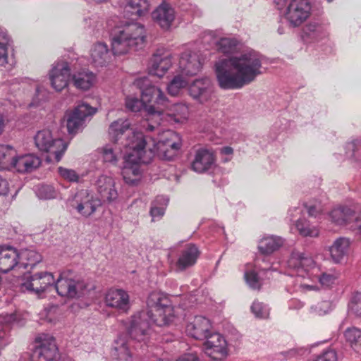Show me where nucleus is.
Instances as JSON below:
<instances>
[{
  "label": "nucleus",
  "mask_w": 361,
  "mask_h": 361,
  "mask_svg": "<svg viewBox=\"0 0 361 361\" xmlns=\"http://www.w3.org/2000/svg\"><path fill=\"white\" fill-rule=\"evenodd\" d=\"M304 207L306 208L310 216L316 217L323 212V208L320 202L305 203Z\"/></svg>",
  "instance_id": "49"
},
{
  "label": "nucleus",
  "mask_w": 361,
  "mask_h": 361,
  "mask_svg": "<svg viewBox=\"0 0 361 361\" xmlns=\"http://www.w3.org/2000/svg\"><path fill=\"white\" fill-rule=\"evenodd\" d=\"M357 216L355 209L347 206L340 207V226L350 227L353 221H356Z\"/></svg>",
  "instance_id": "38"
},
{
  "label": "nucleus",
  "mask_w": 361,
  "mask_h": 361,
  "mask_svg": "<svg viewBox=\"0 0 361 361\" xmlns=\"http://www.w3.org/2000/svg\"><path fill=\"white\" fill-rule=\"evenodd\" d=\"M4 127V121L3 118L0 116V134L3 131Z\"/></svg>",
  "instance_id": "59"
},
{
  "label": "nucleus",
  "mask_w": 361,
  "mask_h": 361,
  "mask_svg": "<svg viewBox=\"0 0 361 361\" xmlns=\"http://www.w3.org/2000/svg\"><path fill=\"white\" fill-rule=\"evenodd\" d=\"M13 164V168L18 172L28 173L37 169L42 164V160L34 154H25L17 156Z\"/></svg>",
  "instance_id": "21"
},
{
  "label": "nucleus",
  "mask_w": 361,
  "mask_h": 361,
  "mask_svg": "<svg viewBox=\"0 0 361 361\" xmlns=\"http://www.w3.org/2000/svg\"><path fill=\"white\" fill-rule=\"evenodd\" d=\"M71 75V69L67 62H61L52 68L50 73L51 86L57 92L67 87Z\"/></svg>",
  "instance_id": "17"
},
{
  "label": "nucleus",
  "mask_w": 361,
  "mask_h": 361,
  "mask_svg": "<svg viewBox=\"0 0 361 361\" xmlns=\"http://www.w3.org/2000/svg\"><path fill=\"white\" fill-rule=\"evenodd\" d=\"M9 42L10 39L8 35L0 31V66H4L7 63Z\"/></svg>",
  "instance_id": "41"
},
{
  "label": "nucleus",
  "mask_w": 361,
  "mask_h": 361,
  "mask_svg": "<svg viewBox=\"0 0 361 361\" xmlns=\"http://www.w3.org/2000/svg\"><path fill=\"white\" fill-rule=\"evenodd\" d=\"M202 65L200 56L196 52L185 51L179 61L181 73L187 76L197 74L202 68Z\"/></svg>",
  "instance_id": "19"
},
{
  "label": "nucleus",
  "mask_w": 361,
  "mask_h": 361,
  "mask_svg": "<svg viewBox=\"0 0 361 361\" xmlns=\"http://www.w3.org/2000/svg\"><path fill=\"white\" fill-rule=\"evenodd\" d=\"M53 285L59 295L68 298L79 297L86 288V284L81 276L71 270L62 272L57 280H55L51 272L47 271L27 276L22 283V288L40 294Z\"/></svg>",
  "instance_id": "4"
},
{
  "label": "nucleus",
  "mask_w": 361,
  "mask_h": 361,
  "mask_svg": "<svg viewBox=\"0 0 361 361\" xmlns=\"http://www.w3.org/2000/svg\"><path fill=\"white\" fill-rule=\"evenodd\" d=\"M203 344L206 355L215 361L222 360L227 355L226 341L218 333L209 335Z\"/></svg>",
  "instance_id": "11"
},
{
  "label": "nucleus",
  "mask_w": 361,
  "mask_h": 361,
  "mask_svg": "<svg viewBox=\"0 0 361 361\" xmlns=\"http://www.w3.org/2000/svg\"><path fill=\"white\" fill-rule=\"evenodd\" d=\"M175 121H176V122H179V121H180L178 118H175Z\"/></svg>",
  "instance_id": "64"
},
{
  "label": "nucleus",
  "mask_w": 361,
  "mask_h": 361,
  "mask_svg": "<svg viewBox=\"0 0 361 361\" xmlns=\"http://www.w3.org/2000/svg\"><path fill=\"white\" fill-rule=\"evenodd\" d=\"M295 227L299 233L304 237H317L319 235L318 229L310 224L309 221L305 219H299L295 221Z\"/></svg>",
  "instance_id": "36"
},
{
  "label": "nucleus",
  "mask_w": 361,
  "mask_h": 361,
  "mask_svg": "<svg viewBox=\"0 0 361 361\" xmlns=\"http://www.w3.org/2000/svg\"><path fill=\"white\" fill-rule=\"evenodd\" d=\"M216 49L224 54L234 53L238 46V42L235 38L222 37L216 43Z\"/></svg>",
  "instance_id": "37"
},
{
  "label": "nucleus",
  "mask_w": 361,
  "mask_h": 361,
  "mask_svg": "<svg viewBox=\"0 0 361 361\" xmlns=\"http://www.w3.org/2000/svg\"><path fill=\"white\" fill-rule=\"evenodd\" d=\"M154 128H155L154 126H153L152 125L148 124L146 129L147 131H153L154 130Z\"/></svg>",
  "instance_id": "60"
},
{
  "label": "nucleus",
  "mask_w": 361,
  "mask_h": 361,
  "mask_svg": "<svg viewBox=\"0 0 361 361\" xmlns=\"http://www.w3.org/2000/svg\"><path fill=\"white\" fill-rule=\"evenodd\" d=\"M221 153L226 155H231L233 153L232 147L226 146L221 149Z\"/></svg>",
  "instance_id": "57"
},
{
  "label": "nucleus",
  "mask_w": 361,
  "mask_h": 361,
  "mask_svg": "<svg viewBox=\"0 0 361 361\" xmlns=\"http://www.w3.org/2000/svg\"><path fill=\"white\" fill-rule=\"evenodd\" d=\"M278 32L280 34V35H282L284 33V30L282 27H279L278 28Z\"/></svg>",
  "instance_id": "61"
},
{
  "label": "nucleus",
  "mask_w": 361,
  "mask_h": 361,
  "mask_svg": "<svg viewBox=\"0 0 361 361\" xmlns=\"http://www.w3.org/2000/svg\"><path fill=\"white\" fill-rule=\"evenodd\" d=\"M251 311L256 317L267 319L269 315V309L263 302L255 301L251 306Z\"/></svg>",
  "instance_id": "42"
},
{
  "label": "nucleus",
  "mask_w": 361,
  "mask_h": 361,
  "mask_svg": "<svg viewBox=\"0 0 361 361\" xmlns=\"http://www.w3.org/2000/svg\"><path fill=\"white\" fill-rule=\"evenodd\" d=\"M102 158L106 163L116 165L118 162V154L110 146L106 145L102 148Z\"/></svg>",
  "instance_id": "44"
},
{
  "label": "nucleus",
  "mask_w": 361,
  "mask_h": 361,
  "mask_svg": "<svg viewBox=\"0 0 361 361\" xmlns=\"http://www.w3.org/2000/svg\"><path fill=\"white\" fill-rule=\"evenodd\" d=\"M133 85L140 90L141 99L127 97L126 106L128 109L137 112L144 107L149 116H159L169 107L167 97L159 87L152 85L147 77L137 78Z\"/></svg>",
  "instance_id": "5"
},
{
  "label": "nucleus",
  "mask_w": 361,
  "mask_h": 361,
  "mask_svg": "<svg viewBox=\"0 0 361 361\" xmlns=\"http://www.w3.org/2000/svg\"><path fill=\"white\" fill-rule=\"evenodd\" d=\"M129 343L119 337L115 341L111 355L115 361H131L132 355L129 350Z\"/></svg>",
  "instance_id": "28"
},
{
  "label": "nucleus",
  "mask_w": 361,
  "mask_h": 361,
  "mask_svg": "<svg viewBox=\"0 0 361 361\" xmlns=\"http://www.w3.org/2000/svg\"><path fill=\"white\" fill-rule=\"evenodd\" d=\"M200 252L197 247L194 244H188L182 250L180 257L176 262V268L179 271L193 266L198 258Z\"/></svg>",
  "instance_id": "25"
},
{
  "label": "nucleus",
  "mask_w": 361,
  "mask_h": 361,
  "mask_svg": "<svg viewBox=\"0 0 361 361\" xmlns=\"http://www.w3.org/2000/svg\"><path fill=\"white\" fill-rule=\"evenodd\" d=\"M37 195L41 199H53L56 197V191L49 185H41L37 189Z\"/></svg>",
  "instance_id": "45"
},
{
  "label": "nucleus",
  "mask_w": 361,
  "mask_h": 361,
  "mask_svg": "<svg viewBox=\"0 0 361 361\" xmlns=\"http://www.w3.org/2000/svg\"><path fill=\"white\" fill-rule=\"evenodd\" d=\"M95 185L98 193L104 201L111 202L118 198V192L115 188V182L111 177L100 176L96 180Z\"/></svg>",
  "instance_id": "20"
},
{
  "label": "nucleus",
  "mask_w": 361,
  "mask_h": 361,
  "mask_svg": "<svg viewBox=\"0 0 361 361\" xmlns=\"http://www.w3.org/2000/svg\"><path fill=\"white\" fill-rule=\"evenodd\" d=\"M338 211L337 209H334L331 211V212L329 214V218L331 219L332 222L337 224L338 221Z\"/></svg>",
  "instance_id": "56"
},
{
  "label": "nucleus",
  "mask_w": 361,
  "mask_h": 361,
  "mask_svg": "<svg viewBox=\"0 0 361 361\" xmlns=\"http://www.w3.org/2000/svg\"><path fill=\"white\" fill-rule=\"evenodd\" d=\"M188 85V82L180 75L175 76L167 87L168 92L171 96L178 94L180 90Z\"/></svg>",
  "instance_id": "40"
},
{
  "label": "nucleus",
  "mask_w": 361,
  "mask_h": 361,
  "mask_svg": "<svg viewBox=\"0 0 361 361\" xmlns=\"http://www.w3.org/2000/svg\"><path fill=\"white\" fill-rule=\"evenodd\" d=\"M290 221H293V218L295 216V214H293L292 212L290 213Z\"/></svg>",
  "instance_id": "62"
},
{
  "label": "nucleus",
  "mask_w": 361,
  "mask_h": 361,
  "mask_svg": "<svg viewBox=\"0 0 361 361\" xmlns=\"http://www.w3.org/2000/svg\"><path fill=\"white\" fill-rule=\"evenodd\" d=\"M294 212H297L298 214H300L301 212L300 209L298 208H295Z\"/></svg>",
  "instance_id": "63"
},
{
  "label": "nucleus",
  "mask_w": 361,
  "mask_h": 361,
  "mask_svg": "<svg viewBox=\"0 0 361 361\" xmlns=\"http://www.w3.org/2000/svg\"><path fill=\"white\" fill-rule=\"evenodd\" d=\"M78 202L75 207L78 213L85 217H89L95 212L97 209L102 206V201L94 197L87 190H81L76 195Z\"/></svg>",
  "instance_id": "13"
},
{
  "label": "nucleus",
  "mask_w": 361,
  "mask_h": 361,
  "mask_svg": "<svg viewBox=\"0 0 361 361\" xmlns=\"http://www.w3.org/2000/svg\"><path fill=\"white\" fill-rule=\"evenodd\" d=\"M348 314L361 318V292H356L350 298L348 304Z\"/></svg>",
  "instance_id": "39"
},
{
  "label": "nucleus",
  "mask_w": 361,
  "mask_h": 361,
  "mask_svg": "<svg viewBox=\"0 0 361 361\" xmlns=\"http://www.w3.org/2000/svg\"><path fill=\"white\" fill-rule=\"evenodd\" d=\"M330 255L334 262H338V238H336L332 245L329 247Z\"/></svg>",
  "instance_id": "52"
},
{
  "label": "nucleus",
  "mask_w": 361,
  "mask_h": 361,
  "mask_svg": "<svg viewBox=\"0 0 361 361\" xmlns=\"http://www.w3.org/2000/svg\"><path fill=\"white\" fill-rule=\"evenodd\" d=\"M245 278L249 286L252 289L259 290L261 287V283L258 274L255 271H247L245 274Z\"/></svg>",
  "instance_id": "48"
},
{
  "label": "nucleus",
  "mask_w": 361,
  "mask_h": 361,
  "mask_svg": "<svg viewBox=\"0 0 361 361\" xmlns=\"http://www.w3.org/2000/svg\"><path fill=\"white\" fill-rule=\"evenodd\" d=\"M212 93V81L207 77L195 80L189 87L190 95L201 104L209 101Z\"/></svg>",
  "instance_id": "12"
},
{
  "label": "nucleus",
  "mask_w": 361,
  "mask_h": 361,
  "mask_svg": "<svg viewBox=\"0 0 361 361\" xmlns=\"http://www.w3.org/2000/svg\"><path fill=\"white\" fill-rule=\"evenodd\" d=\"M336 279V278L335 276L331 274H323L319 278V281L322 285L329 287L334 283Z\"/></svg>",
  "instance_id": "53"
},
{
  "label": "nucleus",
  "mask_w": 361,
  "mask_h": 361,
  "mask_svg": "<svg viewBox=\"0 0 361 361\" xmlns=\"http://www.w3.org/2000/svg\"><path fill=\"white\" fill-rule=\"evenodd\" d=\"M154 324L149 317V313L145 310L138 312L130 318L127 328L128 334L132 340L144 342L148 340L152 333V324Z\"/></svg>",
  "instance_id": "7"
},
{
  "label": "nucleus",
  "mask_w": 361,
  "mask_h": 361,
  "mask_svg": "<svg viewBox=\"0 0 361 361\" xmlns=\"http://www.w3.org/2000/svg\"><path fill=\"white\" fill-rule=\"evenodd\" d=\"M20 255L17 249L12 246L0 245V272L7 274L19 267Z\"/></svg>",
  "instance_id": "14"
},
{
  "label": "nucleus",
  "mask_w": 361,
  "mask_h": 361,
  "mask_svg": "<svg viewBox=\"0 0 361 361\" xmlns=\"http://www.w3.org/2000/svg\"><path fill=\"white\" fill-rule=\"evenodd\" d=\"M149 317L159 326H168L175 318L173 307L170 300L160 292H152L147 299Z\"/></svg>",
  "instance_id": "6"
},
{
  "label": "nucleus",
  "mask_w": 361,
  "mask_h": 361,
  "mask_svg": "<svg viewBox=\"0 0 361 361\" xmlns=\"http://www.w3.org/2000/svg\"><path fill=\"white\" fill-rule=\"evenodd\" d=\"M171 64V58L169 54L155 53L153 54L150 61L149 73L152 75L161 78L169 69Z\"/></svg>",
  "instance_id": "22"
},
{
  "label": "nucleus",
  "mask_w": 361,
  "mask_h": 361,
  "mask_svg": "<svg viewBox=\"0 0 361 361\" xmlns=\"http://www.w3.org/2000/svg\"><path fill=\"white\" fill-rule=\"evenodd\" d=\"M19 255L20 268L23 267L31 270L42 259V257L39 252L32 250H22Z\"/></svg>",
  "instance_id": "29"
},
{
  "label": "nucleus",
  "mask_w": 361,
  "mask_h": 361,
  "mask_svg": "<svg viewBox=\"0 0 361 361\" xmlns=\"http://www.w3.org/2000/svg\"><path fill=\"white\" fill-rule=\"evenodd\" d=\"M111 51L107 45L99 42L91 49L92 63L97 67L109 64L112 55L126 54L130 51H137L143 46L145 39V27L137 23L127 22L116 26L111 32Z\"/></svg>",
  "instance_id": "3"
},
{
  "label": "nucleus",
  "mask_w": 361,
  "mask_h": 361,
  "mask_svg": "<svg viewBox=\"0 0 361 361\" xmlns=\"http://www.w3.org/2000/svg\"><path fill=\"white\" fill-rule=\"evenodd\" d=\"M97 111V109L92 107L87 103L78 104L73 111L67 112L66 126L70 134H75L84 127L85 119L92 116Z\"/></svg>",
  "instance_id": "10"
},
{
  "label": "nucleus",
  "mask_w": 361,
  "mask_h": 361,
  "mask_svg": "<svg viewBox=\"0 0 361 361\" xmlns=\"http://www.w3.org/2000/svg\"><path fill=\"white\" fill-rule=\"evenodd\" d=\"M344 338L350 347L361 355V329L350 327L344 331Z\"/></svg>",
  "instance_id": "34"
},
{
  "label": "nucleus",
  "mask_w": 361,
  "mask_h": 361,
  "mask_svg": "<svg viewBox=\"0 0 361 361\" xmlns=\"http://www.w3.org/2000/svg\"><path fill=\"white\" fill-rule=\"evenodd\" d=\"M57 348L53 338L43 341L35 348L32 354V361H52L55 359Z\"/></svg>",
  "instance_id": "23"
},
{
  "label": "nucleus",
  "mask_w": 361,
  "mask_h": 361,
  "mask_svg": "<svg viewBox=\"0 0 361 361\" xmlns=\"http://www.w3.org/2000/svg\"><path fill=\"white\" fill-rule=\"evenodd\" d=\"M312 6L307 0H291L286 8L285 18L290 27L301 25L310 16Z\"/></svg>",
  "instance_id": "9"
},
{
  "label": "nucleus",
  "mask_w": 361,
  "mask_h": 361,
  "mask_svg": "<svg viewBox=\"0 0 361 361\" xmlns=\"http://www.w3.org/2000/svg\"><path fill=\"white\" fill-rule=\"evenodd\" d=\"M350 242L348 238H340V264L347 263V258L350 253Z\"/></svg>",
  "instance_id": "47"
},
{
  "label": "nucleus",
  "mask_w": 361,
  "mask_h": 361,
  "mask_svg": "<svg viewBox=\"0 0 361 361\" xmlns=\"http://www.w3.org/2000/svg\"><path fill=\"white\" fill-rule=\"evenodd\" d=\"M105 304L122 312H127L130 306L129 295L122 289H110L106 293Z\"/></svg>",
  "instance_id": "16"
},
{
  "label": "nucleus",
  "mask_w": 361,
  "mask_h": 361,
  "mask_svg": "<svg viewBox=\"0 0 361 361\" xmlns=\"http://www.w3.org/2000/svg\"><path fill=\"white\" fill-rule=\"evenodd\" d=\"M164 201L165 200L163 197H157L156 200L152 202L149 214L152 218V221H154L156 219H161L164 216L165 208L164 207H158L157 204Z\"/></svg>",
  "instance_id": "43"
},
{
  "label": "nucleus",
  "mask_w": 361,
  "mask_h": 361,
  "mask_svg": "<svg viewBox=\"0 0 361 361\" xmlns=\"http://www.w3.org/2000/svg\"><path fill=\"white\" fill-rule=\"evenodd\" d=\"M216 157L213 152L200 148L196 150L191 169L199 173H204L215 166Z\"/></svg>",
  "instance_id": "15"
},
{
  "label": "nucleus",
  "mask_w": 361,
  "mask_h": 361,
  "mask_svg": "<svg viewBox=\"0 0 361 361\" xmlns=\"http://www.w3.org/2000/svg\"><path fill=\"white\" fill-rule=\"evenodd\" d=\"M73 85L83 90H89L95 82V75L90 71H81L75 73L72 78Z\"/></svg>",
  "instance_id": "31"
},
{
  "label": "nucleus",
  "mask_w": 361,
  "mask_h": 361,
  "mask_svg": "<svg viewBox=\"0 0 361 361\" xmlns=\"http://www.w3.org/2000/svg\"><path fill=\"white\" fill-rule=\"evenodd\" d=\"M58 173L61 178L69 182H78L79 180L78 174L73 169L59 166Z\"/></svg>",
  "instance_id": "46"
},
{
  "label": "nucleus",
  "mask_w": 361,
  "mask_h": 361,
  "mask_svg": "<svg viewBox=\"0 0 361 361\" xmlns=\"http://www.w3.org/2000/svg\"><path fill=\"white\" fill-rule=\"evenodd\" d=\"M322 32V27L317 23H310L303 27L302 37L303 41L311 42L317 39Z\"/></svg>",
  "instance_id": "35"
},
{
  "label": "nucleus",
  "mask_w": 361,
  "mask_h": 361,
  "mask_svg": "<svg viewBox=\"0 0 361 361\" xmlns=\"http://www.w3.org/2000/svg\"><path fill=\"white\" fill-rule=\"evenodd\" d=\"M9 188L8 183L5 179L0 176V196H5L8 193Z\"/></svg>",
  "instance_id": "54"
},
{
  "label": "nucleus",
  "mask_w": 361,
  "mask_h": 361,
  "mask_svg": "<svg viewBox=\"0 0 361 361\" xmlns=\"http://www.w3.org/2000/svg\"><path fill=\"white\" fill-rule=\"evenodd\" d=\"M154 20L163 29H169L175 19L174 9L168 4H161L152 13Z\"/></svg>",
  "instance_id": "24"
},
{
  "label": "nucleus",
  "mask_w": 361,
  "mask_h": 361,
  "mask_svg": "<svg viewBox=\"0 0 361 361\" xmlns=\"http://www.w3.org/2000/svg\"><path fill=\"white\" fill-rule=\"evenodd\" d=\"M314 361H337V354L335 350H330L324 352Z\"/></svg>",
  "instance_id": "50"
},
{
  "label": "nucleus",
  "mask_w": 361,
  "mask_h": 361,
  "mask_svg": "<svg viewBox=\"0 0 361 361\" xmlns=\"http://www.w3.org/2000/svg\"><path fill=\"white\" fill-rule=\"evenodd\" d=\"M130 123L128 120L118 119L111 123L109 128V133L111 140L117 142L126 132L130 131Z\"/></svg>",
  "instance_id": "32"
},
{
  "label": "nucleus",
  "mask_w": 361,
  "mask_h": 361,
  "mask_svg": "<svg viewBox=\"0 0 361 361\" xmlns=\"http://www.w3.org/2000/svg\"><path fill=\"white\" fill-rule=\"evenodd\" d=\"M36 147L42 152H51L56 161H59L67 148V145L59 138H54L49 130L37 132L34 137Z\"/></svg>",
  "instance_id": "8"
},
{
  "label": "nucleus",
  "mask_w": 361,
  "mask_h": 361,
  "mask_svg": "<svg viewBox=\"0 0 361 361\" xmlns=\"http://www.w3.org/2000/svg\"><path fill=\"white\" fill-rule=\"evenodd\" d=\"M288 266L295 269L308 271L314 267L313 259L305 253L294 251L288 260Z\"/></svg>",
  "instance_id": "27"
},
{
  "label": "nucleus",
  "mask_w": 361,
  "mask_h": 361,
  "mask_svg": "<svg viewBox=\"0 0 361 361\" xmlns=\"http://www.w3.org/2000/svg\"><path fill=\"white\" fill-rule=\"evenodd\" d=\"M15 149L8 145H0V170L10 169L13 167L16 158Z\"/></svg>",
  "instance_id": "30"
},
{
  "label": "nucleus",
  "mask_w": 361,
  "mask_h": 361,
  "mask_svg": "<svg viewBox=\"0 0 361 361\" xmlns=\"http://www.w3.org/2000/svg\"><path fill=\"white\" fill-rule=\"evenodd\" d=\"M132 138L130 147L133 151L126 157L122 169L123 180L130 185H136L140 180V164L150 163L155 153L161 159L170 161L182 145L179 135L172 130L165 132L163 138L158 141L142 133H133Z\"/></svg>",
  "instance_id": "1"
},
{
  "label": "nucleus",
  "mask_w": 361,
  "mask_h": 361,
  "mask_svg": "<svg viewBox=\"0 0 361 361\" xmlns=\"http://www.w3.org/2000/svg\"><path fill=\"white\" fill-rule=\"evenodd\" d=\"M349 229L354 231L358 239L361 240V213L358 214L356 221H353Z\"/></svg>",
  "instance_id": "51"
},
{
  "label": "nucleus",
  "mask_w": 361,
  "mask_h": 361,
  "mask_svg": "<svg viewBox=\"0 0 361 361\" xmlns=\"http://www.w3.org/2000/svg\"><path fill=\"white\" fill-rule=\"evenodd\" d=\"M283 243L281 238L269 236L262 238L258 245L259 250L264 255H269L277 250Z\"/></svg>",
  "instance_id": "33"
},
{
  "label": "nucleus",
  "mask_w": 361,
  "mask_h": 361,
  "mask_svg": "<svg viewBox=\"0 0 361 361\" xmlns=\"http://www.w3.org/2000/svg\"><path fill=\"white\" fill-rule=\"evenodd\" d=\"M177 361H200L197 357L192 354L185 355Z\"/></svg>",
  "instance_id": "55"
},
{
  "label": "nucleus",
  "mask_w": 361,
  "mask_h": 361,
  "mask_svg": "<svg viewBox=\"0 0 361 361\" xmlns=\"http://www.w3.org/2000/svg\"><path fill=\"white\" fill-rule=\"evenodd\" d=\"M262 57L255 51L220 59L215 63L218 84L224 90L242 88L262 74Z\"/></svg>",
  "instance_id": "2"
},
{
  "label": "nucleus",
  "mask_w": 361,
  "mask_h": 361,
  "mask_svg": "<svg viewBox=\"0 0 361 361\" xmlns=\"http://www.w3.org/2000/svg\"><path fill=\"white\" fill-rule=\"evenodd\" d=\"M211 324L209 319L202 316H196L192 322H190L187 326L185 331L191 337L197 339H205L212 333Z\"/></svg>",
  "instance_id": "18"
},
{
  "label": "nucleus",
  "mask_w": 361,
  "mask_h": 361,
  "mask_svg": "<svg viewBox=\"0 0 361 361\" xmlns=\"http://www.w3.org/2000/svg\"><path fill=\"white\" fill-rule=\"evenodd\" d=\"M355 147H356V144H355V142H350V143H348V146H347V147H348V149H351V150L353 151V152H355Z\"/></svg>",
  "instance_id": "58"
},
{
  "label": "nucleus",
  "mask_w": 361,
  "mask_h": 361,
  "mask_svg": "<svg viewBox=\"0 0 361 361\" xmlns=\"http://www.w3.org/2000/svg\"><path fill=\"white\" fill-rule=\"evenodd\" d=\"M149 10L148 0H126L124 13L127 17H140L145 15Z\"/></svg>",
  "instance_id": "26"
}]
</instances>
